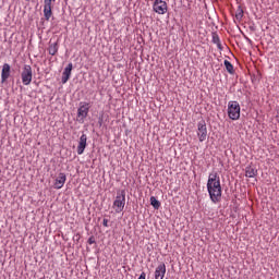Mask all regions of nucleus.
<instances>
[{"label":"nucleus","instance_id":"9b49d317","mask_svg":"<svg viewBox=\"0 0 279 279\" xmlns=\"http://www.w3.org/2000/svg\"><path fill=\"white\" fill-rule=\"evenodd\" d=\"M88 136L86 134H82L78 141V146H77V154L78 156H82L84 154V149H86Z\"/></svg>","mask_w":279,"mask_h":279},{"label":"nucleus","instance_id":"9d476101","mask_svg":"<svg viewBox=\"0 0 279 279\" xmlns=\"http://www.w3.org/2000/svg\"><path fill=\"white\" fill-rule=\"evenodd\" d=\"M166 274H167V265H165V263H161L155 269V279H165Z\"/></svg>","mask_w":279,"mask_h":279},{"label":"nucleus","instance_id":"1a4fd4ad","mask_svg":"<svg viewBox=\"0 0 279 279\" xmlns=\"http://www.w3.org/2000/svg\"><path fill=\"white\" fill-rule=\"evenodd\" d=\"M65 183H66V174L64 172H61L56 178L53 187L57 190H60L62 189V186H64Z\"/></svg>","mask_w":279,"mask_h":279},{"label":"nucleus","instance_id":"2eb2a0df","mask_svg":"<svg viewBox=\"0 0 279 279\" xmlns=\"http://www.w3.org/2000/svg\"><path fill=\"white\" fill-rule=\"evenodd\" d=\"M213 43L217 45L220 51H223V46H221V39H219V35L217 33H213Z\"/></svg>","mask_w":279,"mask_h":279},{"label":"nucleus","instance_id":"20e7f679","mask_svg":"<svg viewBox=\"0 0 279 279\" xmlns=\"http://www.w3.org/2000/svg\"><path fill=\"white\" fill-rule=\"evenodd\" d=\"M33 75L32 65L25 64L21 72L22 84H24V86H29L32 84Z\"/></svg>","mask_w":279,"mask_h":279},{"label":"nucleus","instance_id":"6ab92c4d","mask_svg":"<svg viewBox=\"0 0 279 279\" xmlns=\"http://www.w3.org/2000/svg\"><path fill=\"white\" fill-rule=\"evenodd\" d=\"M235 19L238 21H241V19H243V8L241 5H239L235 11Z\"/></svg>","mask_w":279,"mask_h":279},{"label":"nucleus","instance_id":"f3484780","mask_svg":"<svg viewBox=\"0 0 279 279\" xmlns=\"http://www.w3.org/2000/svg\"><path fill=\"white\" fill-rule=\"evenodd\" d=\"M225 66L230 75H234V65H232L230 61L225 60Z\"/></svg>","mask_w":279,"mask_h":279},{"label":"nucleus","instance_id":"7ed1b4c3","mask_svg":"<svg viewBox=\"0 0 279 279\" xmlns=\"http://www.w3.org/2000/svg\"><path fill=\"white\" fill-rule=\"evenodd\" d=\"M112 208L117 214L123 213V208H125V192L124 190L118 192L116 199L113 201Z\"/></svg>","mask_w":279,"mask_h":279},{"label":"nucleus","instance_id":"f03ea898","mask_svg":"<svg viewBox=\"0 0 279 279\" xmlns=\"http://www.w3.org/2000/svg\"><path fill=\"white\" fill-rule=\"evenodd\" d=\"M228 117L232 121H239L241 119V105L236 100H230L228 102Z\"/></svg>","mask_w":279,"mask_h":279},{"label":"nucleus","instance_id":"4be33fe9","mask_svg":"<svg viewBox=\"0 0 279 279\" xmlns=\"http://www.w3.org/2000/svg\"><path fill=\"white\" fill-rule=\"evenodd\" d=\"M146 276H147V275H146L145 272H142V274L140 275L138 279H145Z\"/></svg>","mask_w":279,"mask_h":279},{"label":"nucleus","instance_id":"a211bd4d","mask_svg":"<svg viewBox=\"0 0 279 279\" xmlns=\"http://www.w3.org/2000/svg\"><path fill=\"white\" fill-rule=\"evenodd\" d=\"M150 206H153V208H155V210H158V208H160V201H157L155 198V196L150 197Z\"/></svg>","mask_w":279,"mask_h":279},{"label":"nucleus","instance_id":"39448f33","mask_svg":"<svg viewBox=\"0 0 279 279\" xmlns=\"http://www.w3.org/2000/svg\"><path fill=\"white\" fill-rule=\"evenodd\" d=\"M197 136L199 143H204L208 138V128H206V121L204 120L197 123Z\"/></svg>","mask_w":279,"mask_h":279},{"label":"nucleus","instance_id":"ddd939ff","mask_svg":"<svg viewBox=\"0 0 279 279\" xmlns=\"http://www.w3.org/2000/svg\"><path fill=\"white\" fill-rule=\"evenodd\" d=\"M10 77V64L4 63L1 71V80L5 82Z\"/></svg>","mask_w":279,"mask_h":279},{"label":"nucleus","instance_id":"aec40b11","mask_svg":"<svg viewBox=\"0 0 279 279\" xmlns=\"http://www.w3.org/2000/svg\"><path fill=\"white\" fill-rule=\"evenodd\" d=\"M102 226H104L105 228H108V219H104V220H102Z\"/></svg>","mask_w":279,"mask_h":279},{"label":"nucleus","instance_id":"0eeeda50","mask_svg":"<svg viewBox=\"0 0 279 279\" xmlns=\"http://www.w3.org/2000/svg\"><path fill=\"white\" fill-rule=\"evenodd\" d=\"M53 0H44V16L46 21H49L53 16V11H51V3Z\"/></svg>","mask_w":279,"mask_h":279},{"label":"nucleus","instance_id":"f257e3e1","mask_svg":"<svg viewBox=\"0 0 279 279\" xmlns=\"http://www.w3.org/2000/svg\"><path fill=\"white\" fill-rule=\"evenodd\" d=\"M207 191L214 204L221 202V178H219V174L217 172L209 173L207 180Z\"/></svg>","mask_w":279,"mask_h":279},{"label":"nucleus","instance_id":"6e6552de","mask_svg":"<svg viewBox=\"0 0 279 279\" xmlns=\"http://www.w3.org/2000/svg\"><path fill=\"white\" fill-rule=\"evenodd\" d=\"M88 110H90V107L88 106V102H84L80 106L77 110V117L81 119V121H84L86 117H88Z\"/></svg>","mask_w":279,"mask_h":279},{"label":"nucleus","instance_id":"dca6fc26","mask_svg":"<svg viewBox=\"0 0 279 279\" xmlns=\"http://www.w3.org/2000/svg\"><path fill=\"white\" fill-rule=\"evenodd\" d=\"M58 49H59L58 43L50 44L48 48V52L50 56H56L58 53Z\"/></svg>","mask_w":279,"mask_h":279},{"label":"nucleus","instance_id":"f8f14e48","mask_svg":"<svg viewBox=\"0 0 279 279\" xmlns=\"http://www.w3.org/2000/svg\"><path fill=\"white\" fill-rule=\"evenodd\" d=\"M71 71H73V63H69L64 69L62 73V78H61L62 84H66V82L71 80Z\"/></svg>","mask_w":279,"mask_h":279},{"label":"nucleus","instance_id":"423d86ee","mask_svg":"<svg viewBox=\"0 0 279 279\" xmlns=\"http://www.w3.org/2000/svg\"><path fill=\"white\" fill-rule=\"evenodd\" d=\"M153 10L154 12H156V14H167V2L162 0H155V2L153 3Z\"/></svg>","mask_w":279,"mask_h":279},{"label":"nucleus","instance_id":"412c9836","mask_svg":"<svg viewBox=\"0 0 279 279\" xmlns=\"http://www.w3.org/2000/svg\"><path fill=\"white\" fill-rule=\"evenodd\" d=\"M88 243H89V245H93L95 243V239L94 238H89L88 239Z\"/></svg>","mask_w":279,"mask_h":279},{"label":"nucleus","instance_id":"4468645a","mask_svg":"<svg viewBox=\"0 0 279 279\" xmlns=\"http://www.w3.org/2000/svg\"><path fill=\"white\" fill-rule=\"evenodd\" d=\"M258 173V170L252 166H247L245 168V177L246 178H256V174Z\"/></svg>","mask_w":279,"mask_h":279}]
</instances>
